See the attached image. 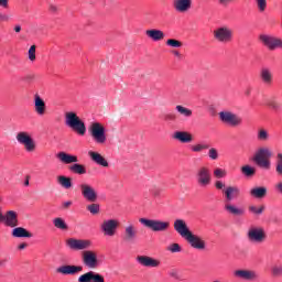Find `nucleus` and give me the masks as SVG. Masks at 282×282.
<instances>
[{"label":"nucleus","mask_w":282,"mask_h":282,"mask_svg":"<svg viewBox=\"0 0 282 282\" xmlns=\"http://www.w3.org/2000/svg\"><path fill=\"white\" fill-rule=\"evenodd\" d=\"M175 111H177L178 116H182L183 118H193V110L182 105H177L175 107Z\"/></svg>","instance_id":"obj_32"},{"label":"nucleus","mask_w":282,"mask_h":282,"mask_svg":"<svg viewBox=\"0 0 282 282\" xmlns=\"http://www.w3.org/2000/svg\"><path fill=\"white\" fill-rule=\"evenodd\" d=\"M268 105L273 111H280L281 109V104L276 100H270Z\"/></svg>","instance_id":"obj_48"},{"label":"nucleus","mask_w":282,"mask_h":282,"mask_svg":"<svg viewBox=\"0 0 282 282\" xmlns=\"http://www.w3.org/2000/svg\"><path fill=\"white\" fill-rule=\"evenodd\" d=\"M232 1H235V0H218V3L220 6H227L228 3L232 2Z\"/></svg>","instance_id":"obj_55"},{"label":"nucleus","mask_w":282,"mask_h":282,"mask_svg":"<svg viewBox=\"0 0 282 282\" xmlns=\"http://www.w3.org/2000/svg\"><path fill=\"white\" fill-rule=\"evenodd\" d=\"M220 122L229 127H241L243 119L230 110H223L218 113Z\"/></svg>","instance_id":"obj_9"},{"label":"nucleus","mask_w":282,"mask_h":282,"mask_svg":"<svg viewBox=\"0 0 282 282\" xmlns=\"http://www.w3.org/2000/svg\"><path fill=\"white\" fill-rule=\"evenodd\" d=\"M259 76L261 83H263L268 87H270V85L274 83V74L272 73V69H270L269 67H262L260 69Z\"/></svg>","instance_id":"obj_23"},{"label":"nucleus","mask_w":282,"mask_h":282,"mask_svg":"<svg viewBox=\"0 0 282 282\" xmlns=\"http://www.w3.org/2000/svg\"><path fill=\"white\" fill-rule=\"evenodd\" d=\"M17 142H19L26 153H34L39 145L36 144V140L30 134L28 131H20L15 135Z\"/></svg>","instance_id":"obj_6"},{"label":"nucleus","mask_w":282,"mask_h":282,"mask_svg":"<svg viewBox=\"0 0 282 282\" xmlns=\"http://www.w3.org/2000/svg\"><path fill=\"white\" fill-rule=\"evenodd\" d=\"M83 270L82 265H74V264H64L56 269L57 274H63L65 276L70 275L74 276L78 274Z\"/></svg>","instance_id":"obj_19"},{"label":"nucleus","mask_w":282,"mask_h":282,"mask_svg":"<svg viewBox=\"0 0 282 282\" xmlns=\"http://www.w3.org/2000/svg\"><path fill=\"white\" fill-rule=\"evenodd\" d=\"M24 186H30V180H26V181L24 182Z\"/></svg>","instance_id":"obj_62"},{"label":"nucleus","mask_w":282,"mask_h":282,"mask_svg":"<svg viewBox=\"0 0 282 282\" xmlns=\"http://www.w3.org/2000/svg\"><path fill=\"white\" fill-rule=\"evenodd\" d=\"M10 19H11L10 15L0 12V23H8Z\"/></svg>","instance_id":"obj_50"},{"label":"nucleus","mask_w":282,"mask_h":282,"mask_svg":"<svg viewBox=\"0 0 282 282\" xmlns=\"http://www.w3.org/2000/svg\"><path fill=\"white\" fill-rule=\"evenodd\" d=\"M48 11L52 13V14H57L58 12V7L56 4H50L48 6Z\"/></svg>","instance_id":"obj_51"},{"label":"nucleus","mask_w":282,"mask_h":282,"mask_svg":"<svg viewBox=\"0 0 282 282\" xmlns=\"http://www.w3.org/2000/svg\"><path fill=\"white\" fill-rule=\"evenodd\" d=\"M173 8L176 12L184 14V12H188L193 8V0H174Z\"/></svg>","instance_id":"obj_22"},{"label":"nucleus","mask_w":282,"mask_h":282,"mask_svg":"<svg viewBox=\"0 0 282 282\" xmlns=\"http://www.w3.org/2000/svg\"><path fill=\"white\" fill-rule=\"evenodd\" d=\"M66 246L74 252H82V262L88 270H96L102 265V259L98 258V251L89 249L94 246L90 239L68 238Z\"/></svg>","instance_id":"obj_1"},{"label":"nucleus","mask_w":282,"mask_h":282,"mask_svg":"<svg viewBox=\"0 0 282 282\" xmlns=\"http://www.w3.org/2000/svg\"><path fill=\"white\" fill-rule=\"evenodd\" d=\"M271 274L273 276H282V265L281 264H274L271 268Z\"/></svg>","instance_id":"obj_44"},{"label":"nucleus","mask_w":282,"mask_h":282,"mask_svg":"<svg viewBox=\"0 0 282 282\" xmlns=\"http://www.w3.org/2000/svg\"><path fill=\"white\" fill-rule=\"evenodd\" d=\"M192 153H202V151H206L210 149V145L207 143H196L189 147Z\"/></svg>","instance_id":"obj_34"},{"label":"nucleus","mask_w":282,"mask_h":282,"mask_svg":"<svg viewBox=\"0 0 282 282\" xmlns=\"http://www.w3.org/2000/svg\"><path fill=\"white\" fill-rule=\"evenodd\" d=\"M10 6V0H0V8L8 9Z\"/></svg>","instance_id":"obj_53"},{"label":"nucleus","mask_w":282,"mask_h":282,"mask_svg":"<svg viewBox=\"0 0 282 282\" xmlns=\"http://www.w3.org/2000/svg\"><path fill=\"white\" fill-rule=\"evenodd\" d=\"M196 184L200 188H208L210 182H213V175L210 174V170L206 166H200L197 169L195 174Z\"/></svg>","instance_id":"obj_11"},{"label":"nucleus","mask_w":282,"mask_h":282,"mask_svg":"<svg viewBox=\"0 0 282 282\" xmlns=\"http://www.w3.org/2000/svg\"><path fill=\"white\" fill-rule=\"evenodd\" d=\"M249 195L253 197V199H263L268 195V187L256 186L249 191Z\"/></svg>","instance_id":"obj_29"},{"label":"nucleus","mask_w":282,"mask_h":282,"mask_svg":"<svg viewBox=\"0 0 282 282\" xmlns=\"http://www.w3.org/2000/svg\"><path fill=\"white\" fill-rule=\"evenodd\" d=\"M34 109L37 116H45L47 107L45 106V100L40 95L34 96Z\"/></svg>","instance_id":"obj_28"},{"label":"nucleus","mask_w":282,"mask_h":282,"mask_svg":"<svg viewBox=\"0 0 282 282\" xmlns=\"http://www.w3.org/2000/svg\"><path fill=\"white\" fill-rule=\"evenodd\" d=\"M87 210L89 212L90 215H98L100 213V205L93 203L90 205H87Z\"/></svg>","instance_id":"obj_41"},{"label":"nucleus","mask_w":282,"mask_h":282,"mask_svg":"<svg viewBox=\"0 0 282 282\" xmlns=\"http://www.w3.org/2000/svg\"><path fill=\"white\" fill-rule=\"evenodd\" d=\"M270 158H272V150H270V148H260L253 155V162L260 169L270 171V166H272Z\"/></svg>","instance_id":"obj_5"},{"label":"nucleus","mask_w":282,"mask_h":282,"mask_svg":"<svg viewBox=\"0 0 282 282\" xmlns=\"http://www.w3.org/2000/svg\"><path fill=\"white\" fill-rule=\"evenodd\" d=\"M14 32H17V33L21 32V25H19V24L15 25L14 26Z\"/></svg>","instance_id":"obj_60"},{"label":"nucleus","mask_w":282,"mask_h":282,"mask_svg":"<svg viewBox=\"0 0 282 282\" xmlns=\"http://www.w3.org/2000/svg\"><path fill=\"white\" fill-rule=\"evenodd\" d=\"M56 158L59 160V162H62V164H76V162H78V156L67 152H58Z\"/></svg>","instance_id":"obj_27"},{"label":"nucleus","mask_w":282,"mask_h":282,"mask_svg":"<svg viewBox=\"0 0 282 282\" xmlns=\"http://www.w3.org/2000/svg\"><path fill=\"white\" fill-rule=\"evenodd\" d=\"M25 248H28L26 243H20L19 245V250H25Z\"/></svg>","instance_id":"obj_58"},{"label":"nucleus","mask_w":282,"mask_h":282,"mask_svg":"<svg viewBox=\"0 0 282 282\" xmlns=\"http://www.w3.org/2000/svg\"><path fill=\"white\" fill-rule=\"evenodd\" d=\"M275 173H278V175H282V153H278V162L275 165Z\"/></svg>","instance_id":"obj_46"},{"label":"nucleus","mask_w":282,"mask_h":282,"mask_svg":"<svg viewBox=\"0 0 282 282\" xmlns=\"http://www.w3.org/2000/svg\"><path fill=\"white\" fill-rule=\"evenodd\" d=\"M139 221L142 226L152 230V232H166L171 228V223L160 219L140 218Z\"/></svg>","instance_id":"obj_8"},{"label":"nucleus","mask_w":282,"mask_h":282,"mask_svg":"<svg viewBox=\"0 0 282 282\" xmlns=\"http://www.w3.org/2000/svg\"><path fill=\"white\" fill-rule=\"evenodd\" d=\"M70 173H74L75 175H86L87 174V167L80 163H74L69 166Z\"/></svg>","instance_id":"obj_31"},{"label":"nucleus","mask_w":282,"mask_h":282,"mask_svg":"<svg viewBox=\"0 0 282 282\" xmlns=\"http://www.w3.org/2000/svg\"><path fill=\"white\" fill-rule=\"evenodd\" d=\"M63 206L64 208H69V206H72V200L64 202Z\"/></svg>","instance_id":"obj_57"},{"label":"nucleus","mask_w":282,"mask_h":282,"mask_svg":"<svg viewBox=\"0 0 282 282\" xmlns=\"http://www.w3.org/2000/svg\"><path fill=\"white\" fill-rule=\"evenodd\" d=\"M64 122L68 129H72L78 135H85V133H87L85 121H83L75 111H66L64 113Z\"/></svg>","instance_id":"obj_4"},{"label":"nucleus","mask_w":282,"mask_h":282,"mask_svg":"<svg viewBox=\"0 0 282 282\" xmlns=\"http://www.w3.org/2000/svg\"><path fill=\"white\" fill-rule=\"evenodd\" d=\"M172 138L181 142V144H191V142H193V134L188 131H175Z\"/></svg>","instance_id":"obj_24"},{"label":"nucleus","mask_w":282,"mask_h":282,"mask_svg":"<svg viewBox=\"0 0 282 282\" xmlns=\"http://www.w3.org/2000/svg\"><path fill=\"white\" fill-rule=\"evenodd\" d=\"M172 54L176 56V58H180L182 56V53H180V51H173Z\"/></svg>","instance_id":"obj_56"},{"label":"nucleus","mask_w":282,"mask_h":282,"mask_svg":"<svg viewBox=\"0 0 282 282\" xmlns=\"http://www.w3.org/2000/svg\"><path fill=\"white\" fill-rule=\"evenodd\" d=\"M166 120H175V115H167Z\"/></svg>","instance_id":"obj_59"},{"label":"nucleus","mask_w":282,"mask_h":282,"mask_svg":"<svg viewBox=\"0 0 282 282\" xmlns=\"http://www.w3.org/2000/svg\"><path fill=\"white\" fill-rule=\"evenodd\" d=\"M224 195L225 199H227L224 208L228 215H234L235 217H241L246 215V209L243 207H239L230 203L232 199H237V197L241 195V188H239V186H227L224 189Z\"/></svg>","instance_id":"obj_3"},{"label":"nucleus","mask_w":282,"mask_h":282,"mask_svg":"<svg viewBox=\"0 0 282 282\" xmlns=\"http://www.w3.org/2000/svg\"><path fill=\"white\" fill-rule=\"evenodd\" d=\"M88 131L96 144H107V129L100 122H93Z\"/></svg>","instance_id":"obj_7"},{"label":"nucleus","mask_w":282,"mask_h":282,"mask_svg":"<svg viewBox=\"0 0 282 282\" xmlns=\"http://www.w3.org/2000/svg\"><path fill=\"white\" fill-rule=\"evenodd\" d=\"M138 239V227L133 223H129L123 227V241L133 243Z\"/></svg>","instance_id":"obj_16"},{"label":"nucleus","mask_w":282,"mask_h":282,"mask_svg":"<svg viewBox=\"0 0 282 282\" xmlns=\"http://www.w3.org/2000/svg\"><path fill=\"white\" fill-rule=\"evenodd\" d=\"M226 175H228V172L221 167H216L214 170V177H216V180H224Z\"/></svg>","instance_id":"obj_39"},{"label":"nucleus","mask_w":282,"mask_h":282,"mask_svg":"<svg viewBox=\"0 0 282 282\" xmlns=\"http://www.w3.org/2000/svg\"><path fill=\"white\" fill-rule=\"evenodd\" d=\"M257 171L254 170V167L250 166V165H245L241 167V173L242 175H246V177H252V175H254Z\"/></svg>","instance_id":"obj_38"},{"label":"nucleus","mask_w":282,"mask_h":282,"mask_svg":"<svg viewBox=\"0 0 282 282\" xmlns=\"http://www.w3.org/2000/svg\"><path fill=\"white\" fill-rule=\"evenodd\" d=\"M165 44L167 47H174L175 50L183 47L184 43L182 41L175 40V39H169Z\"/></svg>","instance_id":"obj_37"},{"label":"nucleus","mask_w":282,"mask_h":282,"mask_svg":"<svg viewBox=\"0 0 282 282\" xmlns=\"http://www.w3.org/2000/svg\"><path fill=\"white\" fill-rule=\"evenodd\" d=\"M215 188L217 191H224L226 188V183L224 181L218 180L215 182Z\"/></svg>","instance_id":"obj_49"},{"label":"nucleus","mask_w":282,"mask_h":282,"mask_svg":"<svg viewBox=\"0 0 282 282\" xmlns=\"http://www.w3.org/2000/svg\"><path fill=\"white\" fill-rule=\"evenodd\" d=\"M1 265H3V262L0 261V268H1Z\"/></svg>","instance_id":"obj_63"},{"label":"nucleus","mask_w":282,"mask_h":282,"mask_svg":"<svg viewBox=\"0 0 282 282\" xmlns=\"http://www.w3.org/2000/svg\"><path fill=\"white\" fill-rule=\"evenodd\" d=\"M118 228H120V220L115 218L105 219L100 224V230L105 237H116Z\"/></svg>","instance_id":"obj_12"},{"label":"nucleus","mask_w":282,"mask_h":282,"mask_svg":"<svg viewBox=\"0 0 282 282\" xmlns=\"http://www.w3.org/2000/svg\"><path fill=\"white\" fill-rule=\"evenodd\" d=\"M174 230L182 237V239H185L187 243L193 248L194 250H206L208 248V245L206 243V240L202 238V236L195 235L191 228H188V224H186V220L182 218H177L174 220Z\"/></svg>","instance_id":"obj_2"},{"label":"nucleus","mask_w":282,"mask_h":282,"mask_svg":"<svg viewBox=\"0 0 282 282\" xmlns=\"http://www.w3.org/2000/svg\"><path fill=\"white\" fill-rule=\"evenodd\" d=\"M247 237L249 241L261 243L262 241H265V230L261 227H251L247 232Z\"/></svg>","instance_id":"obj_15"},{"label":"nucleus","mask_w":282,"mask_h":282,"mask_svg":"<svg viewBox=\"0 0 282 282\" xmlns=\"http://www.w3.org/2000/svg\"><path fill=\"white\" fill-rule=\"evenodd\" d=\"M235 32L228 25H221L214 30V39L218 43H231Z\"/></svg>","instance_id":"obj_10"},{"label":"nucleus","mask_w":282,"mask_h":282,"mask_svg":"<svg viewBox=\"0 0 282 282\" xmlns=\"http://www.w3.org/2000/svg\"><path fill=\"white\" fill-rule=\"evenodd\" d=\"M145 35L148 36V39H150V41H153L154 43L164 41V36H165L164 32L158 29L147 30Z\"/></svg>","instance_id":"obj_26"},{"label":"nucleus","mask_w":282,"mask_h":282,"mask_svg":"<svg viewBox=\"0 0 282 282\" xmlns=\"http://www.w3.org/2000/svg\"><path fill=\"white\" fill-rule=\"evenodd\" d=\"M275 191L276 193H279L280 195H282V182H278L275 184Z\"/></svg>","instance_id":"obj_54"},{"label":"nucleus","mask_w":282,"mask_h":282,"mask_svg":"<svg viewBox=\"0 0 282 282\" xmlns=\"http://www.w3.org/2000/svg\"><path fill=\"white\" fill-rule=\"evenodd\" d=\"M259 39L262 45H264V47H268V50H282V40L274 35L261 34Z\"/></svg>","instance_id":"obj_13"},{"label":"nucleus","mask_w":282,"mask_h":282,"mask_svg":"<svg viewBox=\"0 0 282 282\" xmlns=\"http://www.w3.org/2000/svg\"><path fill=\"white\" fill-rule=\"evenodd\" d=\"M29 61H31L32 63H34V61H36V45H32L29 48Z\"/></svg>","instance_id":"obj_45"},{"label":"nucleus","mask_w":282,"mask_h":282,"mask_svg":"<svg viewBox=\"0 0 282 282\" xmlns=\"http://www.w3.org/2000/svg\"><path fill=\"white\" fill-rule=\"evenodd\" d=\"M258 8V12H264L268 10V0H254Z\"/></svg>","instance_id":"obj_42"},{"label":"nucleus","mask_w":282,"mask_h":282,"mask_svg":"<svg viewBox=\"0 0 282 282\" xmlns=\"http://www.w3.org/2000/svg\"><path fill=\"white\" fill-rule=\"evenodd\" d=\"M169 276H172L173 279H177L180 276V273L176 269H172L169 271Z\"/></svg>","instance_id":"obj_52"},{"label":"nucleus","mask_w":282,"mask_h":282,"mask_svg":"<svg viewBox=\"0 0 282 282\" xmlns=\"http://www.w3.org/2000/svg\"><path fill=\"white\" fill-rule=\"evenodd\" d=\"M154 195H158V193H154Z\"/></svg>","instance_id":"obj_64"},{"label":"nucleus","mask_w":282,"mask_h":282,"mask_svg":"<svg viewBox=\"0 0 282 282\" xmlns=\"http://www.w3.org/2000/svg\"><path fill=\"white\" fill-rule=\"evenodd\" d=\"M2 224L7 226V228H17V226H19V214L14 210H8L2 216Z\"/></svg>","instance_id":"obj_18"},{"label":"nucleus","mask_w":282,"mask_h":282,"mask_svg":"<svg viewBox=\"0 0 282 282\" xmlns=\"http://www.w3.org/2000/svg\"><path fill=\"white\" fill-rule=\"evenodd\" d=\"M88 155L90 160L95 162V164H98V166H104L105 169L109 166V162L107 161V159H105V156H102V154L96 151H88Z\"/></svg>","instance_id":"obj_25"},{"label":"nucleus","mask_w":282,"mask_h":282,"mask_svg":"<svg viewBox=\"0 0 282 282\" xmlns=\"http://www.w3.org/2000/svg\"><path fill=\"white\" fill-rule=\"evenodd\" d=\"M263 210H265V206L261 205L260 207H257L254 205L249 206V213L252 215H263Z\"/></svg>","instance_id":"obj_40"},{"label":"nucleus","mask_w":282,"mask_h":282,"mask_svg":"<svg viewBox=\"0 0 282 282\" xmlns=\"http://www.w3.org/2000/svg\"><path fill=\"white\" fill-rule=\"evenodd\" d=\"M257 139L260 142H268V140H270V133L268 132V130L261 128L258 130Z\"/></svg>","instance_id":"obj_36"},{"label":"nucleus","mask_w":282,"mask_h":282,"mask_svg":"<svg viewBox=\"0 0 282 282\" xmlns=\"http://www.w3.org/2000/svg\"><path fill=\"white\" fill-rule=\"evenodd\" d=\"M53 226L57 228L58 230H67V223H65V219L57 217L53 219Z\"/></svg>","instance_id":"obj_35"},{"label":"nucleus","mask_w":282,"mask_h":282,"mask_svg":"<svg viewBox=\"0 0 282 282\" xmlns=\"http://www.w3.org/2000/svg\"><path fill=\"white\" fill-rule=\"evenodd\" d=\"M78 282H105V276L94 271H88L78 278Z\"/></svg>","instance_id":"obj_21"},{"label":"nucleus","mask_w":282,"mask_h":282,"mask_svg":"<svg viewBox=\"0 0 282 282\" xmlns=\"http://www.w3.org/2000/svg\"><path fill=\"white\" fill-rule=\"evenodd\" d=\"M137 262L139 265H142L143 268H160L162 263L160 260L151 258L149 256L137 257Z\"/></svg>","instance_id":"obj_20"},{"label":"nucleus","mask_w":282,"mask_h":282,"mask_svg":"<svg viewBox=\"0 0 282 282\" xmlns=\"http://www.w3.org/2000/svg\"><path fill=\"white\" fill-rule=\"evenodd\" d=\"M208 158L209 160H219V151L216 148H210L208 150Z\"/></svg>","instance_id":"obj_43"},{"label":"nucleus","mask_w":282,"mask_h":282,"mask_svg":"<svg viewBox=\"0 0 282 282\" xmlns=\"http://www.w3.org/2000/svg\"><path fill=\"white\" fill-rule=\"evenodd\" d=\"M235 279H240L241 281H257L259 274L254 270L238 269L234 271Z\"/></svg>","instance_id":"obj_17"},{"label":"nucleus","mask_w":282,"mask_h":282,"mask_svg":"<svg viewBox=\"0 0 282 282\" xmlns=\"http://www.w3.org/2000/svg\"><path fill=\"white\" fill-rule=\"evenodd\" d=\"M1 221L3 223V213L0 209V224H1Z\"/></svg>","instance_id":"obj_61"},{"label":"nucleus","mask_w":282,"mask_h":282,"mask_svg":"<svg viewBox=\"0 0 282 282\" xmlns=\"http://www.w3.org/2000/svg\"><path fill=\"white\" fill-rule=\"evenodd\" d=\"M12 237H15L18 239H21V238L32 239L33 235L32 232L28 231V229L23 227H13Z\"/></svg>","instance_id":"obj_30"},{"label":"nucleus","mask_w":282,"mask_h":282,"mask_svg":"<svg viewBox=\"0 0 282 282\" xmlns=\"http://www.w3.org/2000/svg\"><path fill=\"white\" fill-rule=\"evenodd\" d=\"M169 252L175 253V252H182V247L180 246V243H172L167 247Z\"/></svg>","instance_id":"obj_47"},{"label":"nucleus","mask_w":282,"mask_h":282,"mask_svg":"<svg viewBox=\"0 0 282 282\" xmlns=\"http://www.w3.org/2000/svg\"><path fill=\"white\" fill-rule=\"evenodd\" d=\"M57 183L59 184V186L62 188H66V189L72 188V178L70 177L59 175V176H57Z\"/></svg>","instance_id":"obj_33"},{"label":"nucleus","mask_w":282,"mask_h":282,"mask_svg":"<svg viewBox=\"0 0 282 282\" xmlns=\"http://www.w3.org/2000/svg\"><path fill=\"white\" fill-rule=\"evenodd\" d=\"M79 191L86 202H98V192L96 191V187H94L91 184L80 183Z\"/></svg>","instance_id":"obj_14"}]
</instances>
